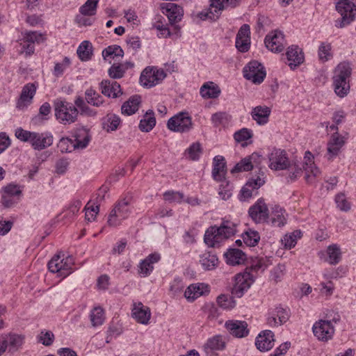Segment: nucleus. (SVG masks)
Returning <instances> with one entry per match:
<instances>
[{
	"label": "nucleus",
	"mask_w": 356,
	"mask_h": 356,
	"mask_svg": "<svg viewBox=\"0 0 356 356\" xmlns=\"http://www.w3.org/2000/svg\"><path fill=\"white\" fill-rule=\"evenodd\" d=\"M268 166L271 170H288L289 172V178L291 180L296 179L300 177L302 172H305V180L312 183L315 177H317L321 172L315 165L314 156L309 151L306 152L303 162L291 163L284 150L274 149L268 154Z\"/></svg>",
	"instance_id": "obj_1"
},
{
	"label": "nucleus",
	"mask_w": 356,
	"mask_h": 356,
	"mask_svg": "<svg viewBox=\"0 0 356 356\" xmlns=\"http://www.w3.org/2000/svg\"><path fill=\"white\" fill-rule=\"evenodd\" d=\"M352 64L343 61L337 65L332 76L334 91L339 97H346L350 91L349 79L352 74Z\"/></svg>",
	"instance_id": "obj_2"
},
{
	"label": "nucleus",
	"mask_w": 356,
	"mask_h": 356,
	"mask_svg": "<svg viewBox=\"0 0 356 356\" xmlns=\"http://www.w3.org/2000/svg\"><path fill=\"white\" fill-rule=\"evenodd\" d=\"M236 225L229 220H223L220 227L212 226L207 229L204 241L210 247L218 245L222 241L234 236Z\"/></svg>",
	"instance_id": "obj_3"
},
{
	"label": "nucleus",
	"mask_w": 356,
	"mask_h": 356,
	"mask_svg": "<svg viewBox=\"0 0 356 356\" xmlns=\"http://www.w3.org/2000/svg\"><path fill=\"white\" fill-rule=\"evenodd\" d=\"M54 108L56 119L60 124L67 125L76 121L79 111L72 103L65 99H56L54 102Z\"/></svg>",
	"instance_id": "obj_4"
},
{
	"label": "nucleus",
	"mask_w": 356,
	"mask_h": 356,
	"mask_svg": "<svg viewBox=\"0 0 356 356\" xmlns=\"http://www.w3.org/2000/svg\"><path fill=\"white\" fill-rule=\"evenodd\" d=\"M336 10L341 17L335 20L336 27L341 29L355 19L356 0H336Z\"/></svg>",
	"instance_id": "obj_5"
},
{
	"label": "nucleus",
	"mask_w": 356,
	"mask_h": 356,
	"mask_svg": "<svg viewBox=\"0 0 356 356\" xmlns=\"http://www.w3.org/2000/svg\"><path fill=\"white\" fill-rule=\"evenodd\" d=\"M131 213L130 198H124L119 200L108 215V225L111 227L120 225L122 221L129 216Z\"/></svg>",
	"instance_id": "obj_6"
},
{
	"label": "nucleus",
	"mask_w": 356,
	"mask_h": 356,
	"mask_svg": "<svg viewBox=\"0 0 356 356\" xmlns=\"http://www.w3.org/2000/svg\"><path fill=\"white\" fill-rule=\"evenodd\" d=\"M167 127L174 132H188L193 128L192 118L188 112H179L168 120Z\"/></svg>",
	"instance_id": "obj_7"
},
{
	"label": "nucleus",
	"mask_w": 356,
	"mask_h": 356,
	"mask_svg": "<svg viewBox=\"0 0 356 356\" xmlns=\"http://www.w3.org/2000/svg\"><path fill=\"white\" fill-rule=\"evenodd\" d=\"M74 259L72 257L60 258L59 254L55 255L48 263V268L51 273H58L60 277H66L70 273Z\"/></svg>",
	"instance_id": "obj_8"
},
{
	"label": "nucleus",
	"mask_w": 356,
	"mask_h": 356,
	"mask_svg": "<svg viewBox=\"0 0 356 356\" xmlns=\"http://www.w3.org/2000/svg\"><path fill=\"white\" fill-rule=\"evenodd\" d=\"M243 76L253 83H261L266 76V72L264 67L258 61H250L243 70Z\"/></svg>",
	"instance_id": "obj_9"
},
{
	"label": "nucleus",
	"mask_w": 356,
	"mask_h": 356,
	"mask_svg": "<svg viewBox=\"0 0 356 356\" xmlns=\"http://www.w3.org/2000/svg\"><path fill=\"white\" fill-rule=\"evenodd\" d=\"M254 276L250 272L238 273L234 277L235 283L232 290V295L241 298L254 281Z\"/></svg>",
	"instance_id": "obj_10"
},
{
	"label": "nucleus",
	"mask_w": 356,
	"mask_h": 356,
	"mask_svg": "<svg viewBox=\"0 0 356 356\" xmlns=\"http://www.w3.org/2000/svg\"><path fill=\"white\" fill-rule=\"evenodd\" d=\"M166 74L163 70L146 67L140 76V84L145 88H152L165 79Z\"/></svg>",
	"instance_id": "obj_11"
},
{
	"label": "nucleus",
	"mask_w": 356,
	"mask_h": 356,
	"mask_svg": "<svg viewBox=\"0 0 356 356\" xmlns=\"http://www.w3.org/2000/svg\"><path fill=\"white\" fill-rule=\"evenodd\" d=\"M312 331L319 341L325 342L332 339L334 327L330 321L319 320L314 324Z\"/></svg>",
	"instance_id": "obj_12"
},
{
	"label": "nucleus",
	"mask_w": 356,
	"mask_h": 356,
	"mask_svg": "<svg viewBox=\"0 0 356 356\" xmlns=\"http://www.w3.org/2000/svg\"><path fill=\"white\" fill-rule=\"evenodd\" d=\"M262 156L257 152L252 153L251 155L246 156L236 163L231 170V173L234 174L240 172H248L254 168L260 169V165L262 162Z\"/></svg>",
	"instance_id": "obj_13"
},
{
	"label": "nucleus",
	"mask_w": 356,
	"mask_h": 356,
	"mask_svg": "<svg viewBox=\"0 0 356 356\" xmlns=\"http://www.w3.org/2000/svg\"><path fill=\"white\" fill-rule=\"evenodd\" d=\"M264 42L268 49L275 53L282 51L285 47L284 35L277 30L269 33L266 36Z\"/></svg>",
	"instance_id": "obj_14"
},
{
	"label": "nucleus",
	"mask_w": 356,
	"mask_h": 356,
	"mask_svg": "<svg viewBox=\"0 0 356 356\" xmlns=\"http://www.w3.org/2000/svg\"><path fill=\"white\" fill-rule=\"evenodd\" d=\"M264 180L260 175L250 179L248 182L242 187L239 199L241 201H246L253 195L254 191H257L264 184Z\"/></svg>",
	"instance_id": "obj_15"
},
{
	"label": "nucleus",
	"mask_w": 356,
	"mask_h": 356,
	"mask_svg": "<svg viewBox=\"0 0 356 356\" xmlns=\"http://www.w3.org/2000/svg\"><path fill=\"white\" fill-rule=\"evenodd\" d=\"M249 216L257 223L266 221L268 218V209L263 199H259L249 209Z\"/></svg>",
	"instance_id": "obj_16"
},
{
	"label": "nucleus",
	"mask_w": 356,
	"mask_h": 356,
	"mask_svg": "<svg viewBox=\"0 0 356 356\" xmlns=\"http://www.w3.org/2000/svg\"><path fill=\"white\" fill-rule=\"evenodd\" d=\"M54 138L51 133L34 132L30 144L35 150H42L50 147L53 144Z\"/></svg>",
	"instance_id": "obj_17"
},
{
	"label": "nucleus",
	"mask_w": 356,
	"mask_h": 356,
	"mask_svg": "<svg viewBox=\"0 0 356 356\" xmlns=\"http://www.w3.org/2000/svg\"><path fill=\"white\" fill-rule=\"evenodd\" d=\"M36 92V86L34 83L26 84L22 90L21 95L17 102V108L21 110L26 108L32 102Z\"/></svg>",
	"instance_id": "obj_18"
},
{
	"label": "nucleus",
	"mask_w": 356,
	"mask_h": 356,
	"mask_svg": "<svg viewBox=\"0 0 356 356\" xmlns=\"http://www.w3.org/2000/svg\"><path fill=\"white\" fill-rule=\"evenodd\" d=\"M227 174V166L222 156H216L213 159L212 177L216 181H224Z\"/></svg>",
	"instance_id": "obj_19"
},
{
	"label": "nucleus",
	"mask_w": 356,
	"mask_h": 356,
	"mask_svg": "<svg viewBox=\"0 0 356 356\" xmlns=\"http://www.w3.org/2000/svg\"><path fill=\"white\" fill-rule=\"evenodd\" d=\"M99 89L104 96L116 98L122 94L120 85L115 81L108 79H104L99 83Z\"/></svg>",
	"instance_id": "obj_20"
},
{
	"label": "nucleus",
	"mask_w": 356,
	"mask_h": 356,
	"mask_svg": "<svg viewBox=\"0 0 356 356\" xmlns=\"http://www.w3.org/2000/svg\"><path fill=\"white\" fill-rule=\"evenodd\" d=\"M132 316L138 323L147 325L151 317V312L149 308L145 306L142 302H134L132 309Z\"/></svg>",
	"instance_id": "obj_21"
},
{
	"label": "nucleus",
	"mask_w": 356,
	"mask_h": 356,
	"mask_svg": "<svg viewBox=\"0 0 356 356\" xmlns=\"http://www.w3.org/2000/svg\"><path fill=\"white\" fill-rule=\"evenodd\" d=\"M241 0H209V10L213 15L217 16L219 19L222 12L227 8V6L232 8L236 7Z\"/></svg>",
	"instance_id": "obj_22"
},
{
	"label": "nucleus",
	"mask_w": 356,
	"mask_h": 356,
	"mask_svg": "<svg viewBox=\"0 0 356 356\" xmlns=\"http://www.w3.org/2000/svg\"><path fill=\"white\" fill-rule=\"evenodd\" d=\"M72 134L74 138L73 140L75 143V147L83 149L88 146L91 137L87 128L83 127H77L72 131Z\"/></svg>",
	"instance_id": "obj_23"
},
{
	"label": "nucleus",
	"mask_w": 356,
	"mask_h": 356,
	"mask_svg": "<svg viewBox=\"0 0 356 356\" xmlns=\"http://www.w3.org/2000/svg\"><path fill=\"white\" fill-rule=\"evenodd\" d=\"M225 327L229 333L238 338L247 336L249 333L248 323L241 321H228L225 323Z\"/></svg>",
	"instance_id": "obj_24"
},
{
	"label": "nucleus",
	"mask_w": 356,
	"mask_h": 356,
	"mask_svg": "<svg viewBox=\"0 0 356 356\" xmlns=\"http://www.w3.org/2000/svg\"><path fill=\"white\" fill-rule=\"evenodd\" d=\"M255 345L262 352L271 349L274 346V334L270 330H264L256 338Z\"/></svg>",
	"instance_id": "obj_25"
},
{
	"label": "nucleus",
	"mask_w": 356,
	"mask_h": 356,
	"mask_svg": "<svg viewBox=\"0 0 356 356\" xmlns=\"http://www.w3.org/2000/svg\"><path fill=\"white\" fill-rule=\"evenodd\" d=\"M160 259L161 256L159 254H150L140 263L138 266V274L142 277L148 276L154 268L153 264L158 262Z\"/></svg>",
	"instance_id": "obj_26"
},
{
	"label": "nucleus",
	"mask_w": 356,
	"mask_h": 356,
	"mask_svg": "<svg viewBox=\"0 0 356 356\" xmlns=\"http://www.w3.org/2000/svg\"><path fill=\"white\" fill-rule=\"evenodd\" d=\"M289 65L293 70L300 65L304 60V56L297 46L289 47L286 53Z\"/></svg>",
	"instance_id": "obj_27"
},
{
	"label": "nucleus",
	"mask_w": 356,
	"mask_h": 356,
	"mask_svg": "<svg viewBox=\"0 0 356 356\" xmlns=\"http://www.w3.org/2000/svg\"><path fill=\"white\" fill-rule=\"evenodd\" d=\"M208 291V286L203 283L191 284L186 289L184 296L188 301L192 302Z\"/></svg>",
	"instance_id": "obj_28"
},
{
	"label": "nucleus",
	"mask_w": 356,
	"mask_h": 356,
	"mask_svg": "<svg viewBox=\"0 0 356 356\" xmlns=\"http://www.w3.org/2000/svg\"><path fill=\"white\" fill-rule=\"evenodd\" d=\"M270 109L268 106H258L251 112L252 118L259 125L266 124L268 122Z\"/></svg>",
	"instance_id": "obj_29"
},
{
	"label": "nucleus",
	"mask_w": 356,
	"mask_h": 356,
	"mask_svg": "<svg viewBox=\"0 0 356 356\" xmlns=\"http://www.w3.org/2000/svg\"><path fill=\"white\" fill-rule=\"evenodd\" d=\"M201 96L204 99H215L220 95L219 86L213 82H207L203 84L200 90Z\"/></svg>",
	"instance_id": "obj_30"
},
{
	"label": "nucleus",
	"mask_w": 356,
	"mask_h": 356,
	"mask_svg": "<svg viewBox=\"0 0 356 356\" xmlns=\"http://www.w3.org/2000/svg\"><path fill=\"white\" fill-rule=\"evenodd\" d=\"M141 102V98L139 95H134L126 101L121 107L122 113L131 115L135 113L138 110Z\"/></svg>",
	"instance_id": "obj_31"
},
{
	"label": "nucleus",
	"mask_w": 356,
	"mask_h": 356,
	"mask_svg": "<svg viewBox=\"0 0 356 356\" xmlns=\"http://www.w3.org/2000/svg\"><path fill=\"white\" fill-rule=\"evenodd\" d=\"M5 339L7 341L8 351L12 353L17 351L24 342V336L22 334H9L5 335Z\"/></svg>",
	"instance_id": "obj_32"
},
{
	"label": "nucleus",
	"mask_w": 356,
	"mask_h": 356,
	"mask_svg": "<svg viewBox=\"0 0 356 356\" xmlns=\"http://www.w3.org/2000/svg\"><path fill=\"white\" fill-rule=\"evenodd\" d=\"M225 257H226L227 263L232 266L241 264L246 259L245 254L242 250L236 248L229 249L225 253Z\"/></svg>",
	"instance_id": "obj_33"
},
{
	"label": "nucleus",
	"mask_w": 356,
	"mask_h": 356,
	"mask_svg": "<svg viewBox=\"0 0 356 356\" xmlns=\"http://www.w3.org/2000/svg\"><path fill=\"white\" fill-rule=\"evenodd\" d=\"M200 263L205 270H211L218 266V259L215 254L206 252L200 255Z\"/></svg>",
	"instance_id": "obj_34"
},
{
	"label": "nucleus",
	"mask_w": 356,
	"mask_h": 356,
	"mask_svg": "<svg viewBox=\"0 0 356 356\" xmlns=\"http://www.w3.org/2000/svg\"><path fill=\"white\" fill-rule=\"evenodd\" d=\"M120 122V117L114 113H108L102 119V127L108 132L115 131Z\"/></svg>",
	"instance_id": "obj_35"
},
{
	"label": "nucleus",
	"mask_w": 356,
	"mask_h": 356,
	"mask_svg": "<svg viewBox=\"0 0 356 356\" xmlns=\"http://www.w3.org/2000/svg\"><path fill=\"white\" fill-rule=\"evenodd\" d=\"M225 341L220 335L214 336L207 340L203 346L204 351L209 354L214 350H221L225 348Z\"/></svg>",
	"instance_id": "obj_36"
},
{
	"label": "nucleus",
	"mask_w": 356,
	"mask_h": 356,
	"mask_svg": "<svg viewBox=\"0 0 356 356\" xmlns=\"http://www.w3.org/2000/svg\"><path fill=\"white\" fill-rule=\"evenodd\" d=\"M155 124L156 118H154V112L152 110H149L140 120L139 129L142 131L149 132L154 127Z\"/></svg>",
	"instance_id": "obj_37"
},
{
	"label": "nucleus",
	"mask_w": 356,
	"mask_h": 356,
	"mask_svg": "<svg viewBox=\"0 0 356 356\" xmlns=\"http://www.w3.org/2000/svg\"><path fill=\"white\" fill-rule=\"evenodd\" d=\"M270 265H272V261L270 258L266 257H255L252 259L249 269L256 273L264 272Z\"/></svg>",
	"instance_id": "obj_38"
},
{
	"label": "nucleus",
	"mask_w": 356,
	"mask_h": 356,
	"mask_svg": "<svg viewBox=\"0 0 356 356\" xmlns=\"http://www.w3.org/2000/svg\"><path fill=\"white\" fill-rule=\"evenodd\" d=\"M285 211L279 206H275L272 211L270 222L273 226L282 227L286 224Z\"/></svg>",
	"instance_id": "obj_39"
},
{
	"label": "nucleus",
	"mask_w": 356,
	"mask_h": 356,
	"mask_svg": "<svg viewBox=\"0 0 356 356\" xmlns=\"http://www.w3.org/2000/svg\"><path fill=\"white\" fill-rule=\"evenodd\" d=\"M327 261L331 265L339 264L341 259V250L339 245L332 244L327 248Z\"/></svg>",
	"instance_id": "obj_40"
},
{
	"label": "nucleus",
	"mask_w": 356,
	"mask_h": 356,
	"mask_svg": "<svg viewBox=\"0 0 356 356\" xmlns=\"http://www.w3.org/2000/svg\"><path fill=\"white\" fill-rule=\"evenodd\" d=\"M77 54L82 61H87L92 55V44L87 40L82 42L77 49Z\"/></svg>",
	"instance_id": "obj_41"
},
{
	"label": "nucleus",
	"mask_w": 356,
	"mask_h": 356,
	"mask_svg": "<svg viewBox=\"0 0 356 356\" xmlns=\"http://www.w3.org/2000/svg\"><path fill=\"white\" fill-rule=\"evenodd\" d=\"M86 100L88 104L99 107L104 102L102 96L92 88L87 89L85 92Z\"/></svg>",
	"instance_id": "obj_42"
},
{
	"label": "nucleus",
	"mask_w": 356,
	"mask_h": 356,
	"mask_svg": "<svg viewBox=\"0 0 356 356\" xmlns=\"http://www.w3.org/2000/svg\"><path fill=\"white\" fill-rule=\"evenodd\" d=\"M99 0H87L80 8L79 13L83 16H93L97 13Z\"/></svg>",
	"instance_id": "obj_43"
},
{
	"label": "nucleus",
	"mask_w": 356,
	"mask_h": 356,
	"mask_svg": "<svg viewBox=\"0 0 356 356\" xmlns=\"http://www.w3.org/2000/svg\"><path fill=\"white\" fill-rule=\"evenodd\" d=\"M243 241L245 244L250 247H254L257 245L260 240V236L258 232L248 229L242 234Z\"/></svg>",
	"instance_id": "obj_44"
},
{
	"label": "nucleus",
	"mask_w": 356,
	"mask_h": 356,
	"mask_svg": "<svg viewBox=\"0 0 356 356\" xmlns=\"http://www.w3.org/2000/svg\"><path fill=\"white\" fill-rule=\"evenodd\" d=\"M191 16L193 20L197 23H199L201 21H205L207 19H209L213 22L218 19L217 16L213 15V14L211 13V10H209V8H208L207 10H202L199 13L193 11L191 14Z\"/></svg>",
	"instance_id": "obj_45"
},
{
	"label": "nucleus",
	"mask_w": 356,
	"mask_h": 356,
	"mask_svg": "<svg viewBox=\"0 0 356 356\" xmlns=\"http://www.w3.org/2000/svg\"><path fill=\"white\" fill-rule=\"evenodd\" d=\"M21 187L17 184H9L5 187L2 188L0 193L1 195L6 196H12L17 197L19 200V197L22 195Z\"/></svg>",
	"instance_id": "obj_46"
},
{
	"label": "nucleus",
	"mask_w": 356,
	"mask_h": 356,
	"mask_svg": "<svg viewBox=\"0 0 356 356\" xmlns=\"http://www.w3.org/2000/svg\"><path fill=\"white\" fill-rule=\"evenodd\" d=\"M123 56L124 51L120 46L116 44L108 46L102 51V56L104 59H106L107 57H112L113 58L115 57L122 58Z\"/></svg>",
	"instance_id": "obj_47"
},
{
	"label": "nucleus",
	"mask_w": 356,
	"mask_h": 356,
	"mask_svg": "<svg viewBox=\"0 0 356 356\" xmlns=\"http://www.w3.org/2000/svg\"><path fill=\"white\" fill-rule=\"evenodd\" d=\"M234 297L233 296H229L228 295L221 294L217 298V303L223 309H231L236 305Z\"/></svg>",
	"instance_id": "obj_48"
},
{
	"label": "nucleus",
	"mask_w": 356,
	"mask_h": 356,
	"mask_svg": "<svg viewBox=\"0 0 356 356\" xmlns=\"http://www.w3.org/2000/svg\"><path fill=\"white\" fill-rule=\"evenodd\" d=\"M127 70L123 64L114 63L108 69V74L111 79H118L124 76Z\"/></svg>",
	"instance_id": "obj_49"
},
{
	"label": "nucleus",
	"mask_w": 356,
	"mask_h": 356,
	"mask_svg": "<svg viewBox=\"0 0 356 356\" xmlns=\"http://www.w3.org/2000/svg\"><path fill=\"white\" fill-rule=\"evenodd\" d=\"M90 317L92 326L96 327L102 325L104 321L103 309L99 307H95L92 310Z\"/></svg>",
	"instance_id": "obj_50"
},
{
	"label": "nucleus",
	"mask_w": 356,
	"mask_h": 356,
	"mask_svg": "<svg viewBox=\"0 0 356 356\" xmlns=\"http://www.w3.org/2000/svg\"><path fill=\"white\" fill-rule=\"evenodd\" d=\"M211 120L214 127L224 126L229 122L230 116L226 112H217L212 115Z\"/></svg>",
	"instance_id": "obj_51"
},
{
	"label": "nucleus",
	"mask_w": 356,
	"mask_h": 356,
	"mask_svg": "<svg viewBox=\"0 0 356 356\" xmlns=\"http://www.w3.org/2000/svg\"><path fill=\"white\" fill-rule=\"evenodd\" d=\"M202 153L201 145L200 143H193L190 147L186 149L185 154L188 155L189 159L192 161H197Z\"/></svg>",
	"instance_id": "obj_52"
},
{
	"label": "nucleus",
	"mask_w": 356,
	"mask_h": 356,
	"mask_svg": "<svg viewBox=\"0 0 356 356\" xmlns=\"http://www.w3.org/2000/svg\"><path fill=\"white\" fill-rule=\"evenodd\" d=\"M300 231H295L289 235L286 234L283 239H282V242L284 247L287 249H291L293 248L297 243V238H300Z\"/></svg>",
	"instance_id": "obj_53"
},
{
	"label": "nucleus",
	"mask_w": 356,
	"mask_h": 356,
	"mask_svg": "<svg viewBox=\"0 0 356 356\" xmlns=\"http://www.w3.org/2000/svg\"><path fill=\"white\" fill-rule=\"evenodd\" d=\"M23 40L26 43L40 44L44 40V38L42 34L37 31H27L24 33Z\"/></svg>",
	"instance_id": "obj_54"
},
{
	"label": "nucleus",
	"mask_w": 356,
	"mask_h": 356,
	"mask_svg": "<svg viewBox=\"0 0 356 356\" xmlns=\"http://www.w3.org/2000/svg\"><path fill=\"white\" fill-rule=\"evenodd\" d=\"M179 7L172 3L166 4V10L168 13V17L170 21L177 22L181 20V16L179 15Z\"/></svg>",
	"instance_id": "obj_55"
},
{
	"label": "nucleus",
	"mask_w": 356,
	"mask_h": 356,
	"mask_svg": "<svg viewBox=\"0 0 356 356\" xmlns=\"http://www.w3.org/2000/svg\"><path fill=\"white\" fill-rule=\"evenodd\" d=\"M74 142L72 139L68 138H62L58 144V147L63 153L71 152L74 149H77L74 147Z\"/></svg>",
	"instance_id": "obj_56"
},
{
	"label": "nucleus",
	"mask_w": 356,
	"mask_h": 356,
	"mask_svg": "<svg viewBox=\"0 0 356 356\" xmlns=\"http://www.w3.org/2000/svg\"><path fill=\"white\" fill-rule=\"evenodd\" d=\"M335 202L337 208L342 211H348L350 209V203L347 200L344 193H339L335 196Z\"/></svg>",
	"instance_id": "obj_57"
},
{
	"label": "nucleus",
	"mask_w": 356,
	"mask_h": 356,
	"mask_svg": "<svg viewBox=\"0 0 356 356\" xmlns=\"http://www.w3.org/2000/svg\"><path fill=\"white\" fill-rule=\"evenodd\" d=\"M71 62L68 57H65L60 63H56L54 65L53 74L56 76H60L65 70L70 65Z\"/></svg>",
	"instance_id": "obj_58"
},
{
	"label": "nucleus",
	"mask_w": 356,
	"mask_h": 356,
	"mask_svg": "<svg viewBox=\"0 0 356 356\" xmlns=\"http://www.w3.org/2000/svg\"><path fill=\"white\" fill-rule=\"evenodd\" d=\"M331 45L329 43L322 42L318 47V57L321 60L325 62L331 57Z\"/></svg>",
	"instance_id": "obj_59"
},
{
	"label": "nucleus",
	"mask_w": 356,
	"mask_h": 356,
	"mask_svg": "<svg viewBox=\"0 0 356 356\" xmlns=\"http://www.w3.org/2000/svg\"><path fill=\"white\" fill-rule=\"evenodd\" d=\"M54 341V334L51 331H41L38 335V341L45 346H51Z\"/></svg>",
	"instance_id": "obj_60"
},
{
	"label": "nucleus",
	"mask_w": 356,
	"mask_h": 356,
	"mask_svg": "<svg viewBox=\"0 0 356 356\" xmlns=\"http://www.w3.org/2000/svg\"><path fill=\"white\" fill-rule=\"evenodd\" d=\"M219 188L218 195L223 200H228L232 196V186L227 181H221Z\"/></svg>",
	"instance_id": "obj_61"
},
{
	"label": "nucleus",
	"mask_w": 356,
	"mask_h": 356,
	"mask_svg": "<svg viewBox=\"0 0 356 356\" xmlns=\"http://www.w3.org/2000/svg\"><path fill=\"white\" fill-rule=\"evenodd\" d=\"M51 111V107L48 102H44L39 108V113L33 118V120H48V116Z\"/></svg>",
	"instance_id": "obj_62"
},
{
	"label": "nucleus",
	"mask_w": 356,
	"mask_h": 356,
	"mask_svg": "<svg viewBox=\"0 0 356 356\" xmlns=\"http://www.w3.org/2000/svg\"><path fill=\"white\" fill-rule=\"evenodd\" d=\"M285 271V266L283 264H278L271 271V279L275 282H280L284 275Z\"/></svg>",
	"instance_id": "obj_63"
},
{
	"label": "nucleus",
	"mask_w": 356,
	"mask_h": 356,
	"mask_svg": "<svg viewBox=\"0 0 356 356\" xmlns=\"http://www.w3.org/2000/svg\"><path fill=\"white\" fill-rule=\"evenodd\" d=\"M252 136V131L246 128H243L240 129L239 131H236L234 135L235 140L239 143L247 140L251 138Z\"/></svg>",
	"instance_id": "obj_64"
}]
</instances>
